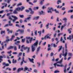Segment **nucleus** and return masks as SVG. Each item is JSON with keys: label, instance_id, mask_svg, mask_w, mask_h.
I'll list each match as a JSON object with an SVG mask.
<instances>
[{"label": "nucleus", "instance_id": "f257e3e1", "mask_svg": "<svg viewBox=\"0 0 73 73\" xmlns=\"http://www.w3.org/2000/svg\"><path fill=\"white\" fill-rule=\"evenodd\" d=\"M38 40H36V41L31 46V48L32 52H34L36 49V46H37L38 44Z\"/></svg>", "mask_w": 73, "mask_h": 73}, {"label": "nucleus", "instance_id": "f03ea898", "mask_svg": "<svg viewBox=\"0 0 73 73\" xmlns=\"http://www.w3.org/2000/svg\"><path fill=\"white\" fill-rule=\"evenodd\" d=\"M67 44L66 43L65 44V54H64V51H62V56H64V57H66V56H67V54H68V53L67 52H68V49H67Z\"/></svg>", "mask_w": 73, "mask_h": 73}, {"label": "nucleus", "instance_id": "7ed1b4c3", "mask_svg": "<svg viewBox=\"0 0 73 73\" xmlns=\"http://www.w3.org/2000/svg\"><path fill=\"white\" fill-rule=\"evenodd\" d=\"M63 60V58H62L61 60L57 62L56 63H55L54 64V66L55 68H56V66L57 65V66H60V65L59 64H61L62 62V61Z\"/></svg>", "mask_w": 73, "mask_h": 73}, {"label": "nucleus", "instance_id": "20e7f679", "mask_svg": "<svg viewBox=\"0 0 73 73\" xmlns=\"http://www.w3.org/2000/svg\"><path fill=\"white\" fill-rule=\"evenodd\" d=\"M11 17H13V18H14V19L12 20L13 23H15V21H16V20L18 19V17L16 16H14V15H12Z\"/></svg>", "mask_w": 73, "mask_h": 73}, {"label": "nucleus", "instance_id": "39448f33", "mask_svg": "<svg viewBox=\"0 0 73 73\" xmlns=\"http://www.w3.org/2000/svg\"><path fill=\"white\" fill-rule=\"evenodd\" d=\"M9 25L8 24L6 25L4 27H9V26H12V25H13V24L11 23V21H9Z\"/></svg>", "mask_w": 73, "mask_h": 73}, {"label": "nucleus", "instance_id": "423d86ee", "mask_svg": "<svg viewBox=\"0 0 73 73\" xmlns=\"http://www.w3.org/2000/svg\"><path fill=\"white\" fill-rule=\"evenodd\" d=\"M48 11H47V12L48 13H52V12L53 11V8L52 7H49L48 9Z\"/></svg>", "mask_w": 73, "mask_h": 73}, {"label": "nucleus", "instance_id": "0eeeda50", "mask_svg": "<svg viewBox=\"0 0 73 73\" xmlns=\"http://www.w3.org/2000/svg\"><path fill=\"white\" fill-rule=\"evenodd\" d=\"M66 25H67V23H65L64 24L63 26H62L61 29V31H62V30H63V28H64V27H65V26H66Z\"/></svg>", "mask_w": 73, "mask_h": 73}, {"label": "nucleus", "instance_id": "6e6552de", "mask_svg": "<svg viewBox=\"0 0 73 73\" xmlns=\"http://www.w3.org/2000/svg\"><path fill=\"white\" fill-rule=\"evenodd\" d=\"M72 38H73V35H72L71 36L70 35L69 37H67V39H69L70 40H71Z\"/></svg>", "mask_w": 73, "mask_h": 73}, {"label": "nucleus", "instance_id": "1a4fd4ad", "mask_svg": "<svg viewBox=\"0 0 73 73\" xmlns=\"http://www.w3.org/2000/svg\"><path fill=\"white\" fill-rule=\"evenodd\" d=\"M28 60H29L31 62H32V63H34V61H34V59L33 58L31 59L30 58H28Z\"/></svg>", "mask_w": 73, "mask_h": 73}, {"label": "nucleus", "instance_id": "9d476101", "mask_svg": "<svg viewBox=\"0 0 73 73\" xmlns=\"http://www.w3.org/2000/svg\"><path fill=\"white\" fill-rule=\"evenodd\" d=\"M29 10L30 11V14H31V15H33V14H34V11H32V9L30 8L29 9Z\"/></svg>", "mask_w": 73, "mask_h": 73}, {"label": "nucleus", "instance_id": "9b49d317", "mask_svg": "<svg viewBox=\"0 0 73 73\" xmlns=\"http://www.w3.org/2000/svg\"><path fill=\"white\" fill-rule=\"evenodd\" d=\"M7 31L8 32V33L9 34L10 33H12L13 32L12 31H11L10 30V29H7Z\"/></svg>", "mask_w": 73, "mask_h": 73}, {"label": "nucleus", "instance_id": "f8f14e48", "mask_svg": "<svg viewBox=\"0 0 73 73\" xmlns=\"http://www.w3.org/2000/svg\"><path fill=\"white\" fill-rule=\"evenodd\" d=\"M49 35V34H48L47 35H46L45 37H44L45 38H49V39H50L51 38L48 35Z\"/></svg>", "mask_w": 73, "mask_h": 73}, {"label": "nucleus", "instance_id": "ddd939ff", "mask_svg": "<svg viewBox=\"0 0 73 73\" xmlns=\"http://www.w3.org/2000/svg\"><path fill=\"white\" fill-rule=\"evenodd\" d=\"M12 62L13 64H16L17 62V60H15V59H13Z\"/></svg>", "mask_w": 73, "mask_h": 73}, {"label": "nucleus", "instance_id": "4468645a", "mask_svg": "<svg viewBox=\"0 0 73 73\" xmlns=\"http://www.w3.org/2000/svg\"><path fill=\"white\" fill-rule=\"evenodd\" d=\"M22 54H23V53L22 52H19V54L17 55V57H20V56H21L22 55Z\"/></svg>", "mask_w": 73, "mask_h": 73}, {"label": "nucleus", "instance_id": "2eb2a0df", "mask_svg": "<svg viewBox=\"0 0 73 73\" xmlns=\"http://www.w3.org/2000/svg\"><path fill=\"white\" fill-rule=\"evenodd\" d=\"M40 18L39 16H37L35 17L34 18V20H38Z\"/></svg>", "mask_w": 73, "mask_h": 73}, {"label": "nucleus", "instance_id": "dca6fc26", "mask_svg": "<svg viewBox=\"0 0 73 73\" xmlns=\"http://www.w3.org/2000/svg\"><path fill=\"white\" fill-rule=\"evenodd\" d=\"M52 45L54 47V48H56V47L57 46V45L56 44H52Z\"/></svg>", "mask_w": 73, "mask_h": 73}, {"label": "nucleus", "instance_id": "f3484780", "mask_svg": "<svg viewBox=\"0 0 73 73\" xmlns=\"http://www.w3.org/2000/svg\"><path fill=\"white\" fill-rule=\"evenodd\" d=\"M44 12L43 11H42L39 12V14L40 15H44Z\"/></svg>", "mask_w": 73, "mask_h": 73}, {"label": "nucleus", "instance_id": "a211bd4d", "mask_svg": "<svg viewBox=\"0 0 73 73\" xmlns=\"http://www.w3.org/2000/svg\"><path fill=\"white\" fill-rule=\"evenodd\" d=\"M3 58V56H0V62L1 63V61H3V59H2Z\"/></svg>", "mask_w": 73, "mask_h": 73}, {"label": "nucleus", "instance_id": "6ab92c4d", "mask_svg": "<svg viewBox=\"0 0 73 73\" xmlns=\"http://www.w3.org/2000/svg\"><path fill=\"white\" fill-rule=\"evenodd\" d=\"M14 48V46H11L8 48V49H13V48Z\"/></svg>", "mask_w": 73, "mask_h": 73}, {"label": "nucleus", "instance_id": "aec40b11", "mask_svg": "<svg viewBox=\"0 0 73 73\" xmlns=\"http://www.w3.org/2000/svg\"><path fill=\"white\" fill-rule=\"evenodd\" d=\"M59 48L58 49V52H60V50H61V49H62V46H59Z\"/></svg>", "mask_w": 73, "mask_h": 73}, {"label": "nucleus", "instance_id": "412c9836", "mask_svg": "<svg viewBox=\"0 0 73 73\" xmlns=\"http://www.w3.org/2000/svg\"><path fill=\"white\" fill-rule=\"evenodd\" d=\"M15 37V35H12V37H11V41H12V40Z\"/></svg>", "mask_w": 73, "mask_h": 73}, {"label": "nucleus", "instance_id": "4be33fe9", "mask_svg": "<svg viewBox=\"0 0 73 73\" xmlns=\"http://www.w3.org/2000/svg\"><path fill=\"white\" fill-rule=\"evenodd\" d=\"M13 13L14 14H17L18 13L17 11L15 10L14 11Z\"/></svg>", "mask_w": 73, "mask_h": 73}, {"label": "nucleus", "instance_id": "5701e85b", "mask_svg": "<svg viewBox=\"0 0 73 73\" xmlns=\"http://www.w3.org/2000/svg\"><path fill=\"white\" fill-rule=\"evenodd\" d=\"M15 10L17 11H19L20 10H21V8L20 7H18Z\"/></svg>", "mask_w": 73, "mask_h": 73}, {"label": "nucleus", "instance_id": "b1692460", "mask_svg": "<svg viewBox=\"0 0 73 73\" xmlns=\"http://www.w3.org/2000/svg\"><path fill=\"white\" fill-rule=\"evenodd\" d=\"M11 52H12V51H10V52H7V53L8 54H9V56H12V55H11Z\"/></svg>", "mask_w": 73, "mask_h": 73}, {"label": "nucleus", "instance_id": "393cba45", "mask_svg": "<svg viewBox=\"0 0 73 73\" xmlns=\"http://www.w3.org/2000/svg\"><path fill=\"white\" fill-rule=\"evenodd\" d=\"M28 70V68L27 67H24V71H25L26 70Z\"/></svg>", "mask_w": 73, "mask_h": 73}, {"label": "nucleus", "instance_id": "a878e982", "mask_svg": "<svg viewBox=\"0 0 73 73\" xmlns=\"http://www.w3.org/2000/svg\"><path fill=\"white\" fill-rule=\"evenodd\" d=\"M60 3H61V1L60 0H59L57 2V4H60Z\"/></svg>", "mask_w": 73, "mask_h": 73}, {"label": "nucleus", "instance_id": "bb28decb", "mask_svg": "<svg viewBox=\"0 0 73 73\" xmlns=\"http://www.w3.org/2000/svg\"><path fill=\"white\" fill-rule=\"evenodd\" d=\"M9 41H10V39H7V40H6V41L5 42H4L7 43V42H8Z\"/></svg>", "mask_w": 73, "mask_h": 73}, {"label": "nucleus", "instance_id": "cd10ccee", "mask_svg": "<svg viewBox=\"0 0 73 73\" xmlns=\"http://www.w3.org/2000/svg\"><path fill=\"white\" fill-rule=\"evenodd\" d=\"M68 13H70V12L71 13H72L73 12V9H71L70 10H69L68 11Z\"/></svg>", "mask_w": 73, "mask_h": 73}, {"label": "nucleus", "instance_id": "c85d7f7f", "mask_svg": "<svg viewBox=\"0 0 73 73\" xmlns=\"http://www.w3.org/2000/svg\"><path fill=\"white\" fill-rule=\"evenodd\" d=\"M44 0H42V1H40V4H41V5L42 4L43 2H44Z\"/></svg>", "mask_w": 73, "mask_h": 73}, {"label": "nucleus", "instance_id": "c756f323", "mask_svg": "<svg viewBox=\"0 0 73 73\" xmlns=\"http://www.w3.org/2000/svg\"><path fill=\"white\" fill-rule=\"evenodd\" d=\"M27 41H29V40L30 39V38L29 37H27Z\"/></svg>", "mask_w": 73, "mask_h": 73}, {"label": "nucleus", "instance_id": "7c9ffc66", "mask_svg": "<svg viewBox=\"0 0 73 73\" xmlns=\"http://www.w3.org/2000/svg\"><path fill=\"white\" fill-rule=\"evenodd\" d=\"M30 49V48L29 47H28V48L27 49V53H28L29 52H30V50L29 49Z\"/></svg>", "mask_w": 73, "mask_h": 73}, {"label": "nucleus", "instance_id": "2f4dec72", "mask_svg": "<svg viewBox=\"0 0 73 73\" xmlns=\"http://www.w3.org/2000/svg\"><path fill=\"white\" fill-rule=\"evenodd\" d=\"M6 70H9V71H11L12 70V69H11V68H6Z\"/></svg>", "mask_w": 73, "mask_h": 73}, {"label": "nucleus", "instance_id": "473e14b6", "mask_svg": "<svg viewBox=\"0 0 73 73\" xmlns=\"http://www.w3.org/2000/svg\"><path fill=\"white\" fill-rule=\"evenodd\" d=\"M49 23H48L46 25V29H48V28H49Z\"/></svg>", "mask_w": 73, "mask_h": 73}, {"label": "nucleus", "instance_id": "72a5a7b5", "mask_svg": "<svg viewBox=\"0 0 73 73\" xmlns=\"http://www.w3.org/2000/svg\"><path fill=\"white\" fill-rule=\"evenodd\" d=\"M20 32L21 33H24V30H20Z\"/></svg>", "mask_w": 73, "mask_h": 73}, {"label": "nucleus", "instance_id": "f704fd0d", "mask_svg": "<svg viewBox=\"0 0 73 73\" xmlns=\"http://www.w3.org/2000/svg\"><path fill=\"white\" fill-rule=\"evenodd\" d=\"M62 7V6H60V5H58L57 7V8H59V9H60V8H61Z\"/></svg>", "mask_w": 73, "mask_h": 73}, {"label": "nucleus", "instance_id": "c9c22d12", "mask_svg": "<svg viewBox=\"0 0 73 73\" xmlns=\"http://www.w3.org/2000/svg\"><path fill=\"white\" fill-rule=\"evenodd\" d=\"M19 17L21 18H24V15H19Z\"/></svg>", "mask_w": 73, "mask_h": 73}, {"label": "nucleus", "instance_id": "e433bc0d", "mask_svg": "<svg viewBox=\"0 0 73 73\" xmlns=\"http://www.w3.org/2000/svg\"><path fill=\"white\" fill-rule=\"evenodd\" d=\"M37 64L38 65V67H40V62H37Z\"/></svg>", "mask_w": 73, "mask_h": 73}, {"label": "nucleus", "instance_id": "4c0bfd02", "mask_svg": "<svg viewBox=\"0 0 73 73\" xmlns=\"http://www.w3.org/2000/svg\"><path fill=\"white\" fill-rule=\"evenodd\" d=\"M54 11H55V12H56V13H59V11H57V10H56V9H55V10H54Z\"/></svg>", "mask_w": 73, "mask_h": 73}, {"label": "nucleus", "instance_id": "58836bf2", "mask_svg": "<svg viewBox=\"0 0 73 73\" xmlns=\"http://www.w3.org/2000/svg\"><path fill=\"white\" fill-rule=\"evenodd\" d=\"M40 46H39L38 47L37 49V52H39V51L40 50Z\"/></svg>", "mask_w": 73, "mask_h": 73}, {"label": "nucleus", "instance_id": "ea45409f", "mask_svg": "<svg viewBox=\"0 0 73 73\" xmlns=\"http://www.w3.org/2000/svg\"><path fill=\"white\" fill-rule=\"evenodd\" d=\"M17 39H16L14 40V41H17V40H20V38H19L18 37H17Z\"/></svg>", "mask_w": 73, "mask_h": 73}, {"label": "nucleus", "instance_id": "a19ab883", "mask_svg": "<svg viewBox=\"0 0 73 73\" xmlns=\"http://www.w3.org/2000/svg\"><path fill=\"white\" fill-rule=\"evenodd\" d=\"M54 73H60V71L58 70H56L54 72Z\"/></svg>", "mask_w": 73, "mask_h": 73}, {"label": "nucleus", "instance_id": "79ce46f5", "mask_svg": "<svg viewBox=\"0 0 73 73\" xmlns=\"http://www.w3.org/2000/svg\"><path fill=\"white\" fill-rule=\"evenodd\" d=\"M5 31H1V34L2 35L3 33H5Z\"/></svg>", "mask_w": 73, "mask_h": 73}, {"label": "nucleus", "instance_id": "37998d69", "mask_svg": "<svg viewBox=\"0 0 73 73\" xmlns=\"http://www.w3.org/2000/svg\"><path fill=\"white\" fill-rule=\"evenodd\" d=\"M39 7H34V9L35 10V9H38V8Z\"/></svg>", "mask_w": 73, "mask_h": 73}, {"label": "nucleus", "instance_id": "c03bdc74", "mask_svg": "<svg viewBox=\"0 0 73 73\" xmlns=\"http://www.w3.org/2000/svg\"><path fill=\"white\" fill-rule=\"evenodd\" d=\"M20 41H17V42H16L15 43V44H16L17 45V44H18L20 43Z\"/></svg>", "mask_w": 73, "mask_h": 73}, {"label": "nucleus", "instance_id": "a18cd8bd", "mask_svg": "<svg viewBox=\"0 0 73 73\" xmlns=\"http://www.w3.org/2000/svg\"><path fill=\"white\" fill-rule=\"evenodd\" d=\"M37 2V0H34L33 1V3H36Z\"/></svg>", "mask_w": 73, "mask_h": 73}, {"label": "nucleus", "instance_id": "49530a36", "mask_svg": "<svg viewBox=\"0 0 73 73\" xmlns=\"http://www.w3.org/2000/svg\"><path fill=\"white\" fill-rule=\"evenodd\" d=\"M29 4H31V5H33V3H31V2H28Z\"/></svg>", "mask_w": 73, "mask_h": 73}, {"label": "nucleus", "instance_id": "de8ad7c7", "mask_svg": "<svg viewBox=\"0 0 73 73\" xmlns=\"http://www.w3.org/2000/svg\"><path fill=\"white\" fill-rule=\"evenodd\" d=\"M21 71V70H20V68H19L17 70V72L18 73H19V72H20Z\"/></svg>", "mask_w": 73, "mask_h": 73}, {"label": "nucleus", "instance_id": "09e8293b", "mask_svg": "<svg viewBox=\"0 0 73 73\" xmlns=\"http://www.w3.org/2000/svg\"><path fill=\"white\" fill-rule=\"evenodd\" d=\"M24 9H25V7H22V8H21V11H23Z\"/></svg>", "mask_w": 73, "mask_h": 73}, {"label": "nucleus", "instance_id": "8fccbe9b", "mask_svg": "<svg viewBox=\"0 0 73 73\" xmlns=\"http://www.w3.org/2000/svg\"><path fill=\"white\" fill-rule=\"evenodd\" d=\"M18 58L17 60L18 61H19L20 60H21V57H18Z\"/></svg>", "mask_w": 73, "mask_h": 73}, {"label": "nucleus", "instance_id": "3c124183", "mask_svg": "<svg viewBox=\"0 0 73 73\" xmlns=\"http://www.w3.org/2000/svg\"><path fill=\"white\" fill-rule=\"evenodd\" d=\"M15 50H17V47L15 46H14Z\"/></svg>", "mask_w": 73, "mask_h": 73}, {"label": "nucleus", "instance_id": "603ef678", "mask_svg": "<svg viewBox=\"0 0 73 73\" xmlns=\"http://www.w3.org/2000/svg\"><path fill=\"white\" fill-rule=\"evenodd\" d=\"M62 53L60 54L59 55V58H61L62 57Z\"/></svg>", "mask_w": 73, "mask_h": 73}, {"label": "nucleus", "instance_id": "864d4df0", "mask_svg": "<svg viewBox=\"0 0 73 73\" xmlns=\"http://www.w3.org/2000/svg\"><path fill=\"white\" fill-rule=\"evenodd\" d=\"M23 48H24V50H25V49H28V47H24Z\"/></svg>", "mask_w": 73, "mask_h": 73}, {"label": "nucleus", "instance_id": "5fc2aeb1", "mask_svg": "<svg viewBox=\"0 0 73 73\" xmlns=\"http://www.w3.org/2000/svg\"><path fill=\"white\" fill-rule=\"evenodd\" d=\"M63 20L64 21H66V20H67V19L66 18H63Z\"/></svg>", "mask_w": 73, "mask_h": 73}, {"label": "nucleus", "instance_id": "6e6d98bb", "mask_svg": "<svg viewBox=\"0 0 73 73\" xmlns=\"http://www.w3.org/2000/svg\"><path fill=\"white\" fill-rule=\"evenodd\" d=\"M11 13H7V16H9V15H10Z\"/></svg>", "mask_w": 73, "mask_h": 73}, {"label": "nucleus", "instance_id": "4d7b16f0", "mask_svg": "<svg viewBox=\"0 0 73 73\" xmlns=\"http://www.w3.org/2000/svg\"><path fill=\"white\" fill-rule=\"evenodd\" d=\"M34 72L35 73H37V70L36 69H34Z\"/></svg>", "mask_w": 73, "mask_h": 73}, {"label": "nucleus", "instance_id": "13d9d810", "mask_svg": "<svg viewBox=\"0 0 73 73\" xmlns=\"http://www.w3.org/2000/svg\"><path fill=\"white\" fill-rule=\"evenodd\" d=\"M13 54H17V52H13Z\"/></svg>", "mask_w": 73, "mask_h": 73}, {"label": "nucleus", "instance_id": "bf43d9fd", "mask_svg": "<svg viewBox=\"0 0 73 73\" xmlns=\"http://www.w3.org/2000/svg\"><path fill=\"white\" fill-rule=\"evenodd\" d=\"M38 33L39 34V35L40 36V35H41V31H38Z\"/></svg>", "mask_w": 73, "mask_h": 73}, {"label": "nucleus", "instance_id": "052dcab7", "mask_svg": "<svg viewBox=\"0 0 73 73\" xmlns=\"http://www.w3.org/2000/svg\"><path fill=\"white\" fill-rule=\"evenodd\" d=\"M19 21L20 23H23V22L22 19H20L19 20Z\"/></svg>", "mask_w": 73, "mask_h": 73}, {"label": "nucleus", "instance_id": "680f3d73", "mask_svg": "<svg viewBox=\"0 0 73 73\" xmlns=\"http://www.w3.org/2000/svg\"><path fill=\"white\" fill-rule=\"evenodd\" d=\"M53 54H53V53L52 52V53L50 54V56H51V57L53 56Z\"/></svg>", "mask_w": 73, "mask_h": 73}, {"label": "nucleus", "instance_id": "e2e57ef3", "mask_svg": "<svg viewBox=\"0 0 73 73\" xmlns=\"http://www.w3.org/2000/svg\"><path fill=\"white\" fill-rule=\"evenodd\" d=\"M22 5V3H20L18 4L17 6H20V5Z\"/></svg>", "mask_w": 73, "mask_h": 73}, {"label": "nucleus", "instance_id": "0e129e2a", "mask_svg": "<svg viewBox=\"0 0 73 73\" xmlns=\"http://www.w3.org/2000/svg\"><path fill=\"white\" fill-rule=\"evenodd\" d=\"M32 57L33 58H35L36 57V55H34L33 56H32Z\"/></svg>", "mask_w": 73, "mask_h": 73}, {"label": "nucleus", "instance_id": "69168bd1", "mask_svg": "<svg viewBox=\"0 0 73 73\" xmlns=\"http://www.w3.org/2000/svg\"><path fill=\"white\" fill-rule=\"evenodd\" d=\"M57 35L56 33H55L54 34V37H56V35Z\"/></svg>", "mask_w": 73, "mask_h": 73}, {"label": "nucleus", "instance_id": "338daca9", "mask_svg": "<svg viewBox=\"0 0 73 73\" xmlns=\"http://www.w3.org/2000/svg\"><path fill=\"white\" fill-rule=\"evenodd\" d=\"M3 12H4L3 10H2V11H0V14L1 13H3Z\"/></svg>", "mask_w": 73, "mask_h": 73}, {"label": "nucleus", "instance_id": "774afa93", "mask_svg": "<svg viewBox=\"0 0 73 73\" xmlns=\"http://www.w3.org/2000/svg\"><path fill=\"white\" fill-rule=\"evenodd\" d=\"M17 69L16 68V67H15L14 68H13V70H14V71H15V70H16V69Z\"/></svg>", "mask_w": 73, "mask_h": 73}]
</instances>
